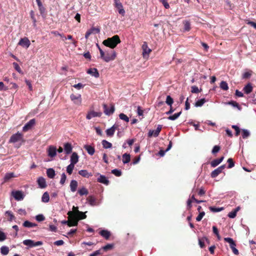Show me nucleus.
Here are the masks:
<instances>
[{"label":"nucleus","mask_w":256,"mask_h":256,"mask_svg":"<svg viewBox=\"0 0 256 256\" xmlns=\"http://www.w3.org/2000/svg\"><path fill=\"white\" fill-rule=\"evenodd\" d=\"M40 14L42 17H45L46 16V8L42 6L38 7Z\"/></svg>","instance_id":"obj_43"},{"label":"nucleus","mask_w":256,"mask_h":256,"mask_svg":"<svg viewBox=\"0 0 256 256\" xmlns=\"http://www.w3.org/2000/svg\"><path fill=\"white\" fill-rule=\"evenodd\" d=\"M232 128L233 129H234L236 131V133H235L236 136H238L240 134V128H239V127L236 125H232Z\"/></svg>","instance_id":"obj_56"},{"label":"nucleus","mask_w":256,"mask_h":256,"mask_svg":"<svg viewBox=\"0 0 256 256\" xmlns=\"http://www.w3.org/2000/svg\"><path fill=\"white\" fill-rule=\"evenodd\" d=\"M36 123L35 119L33 118L30 120L28 122H27L23 127L22 130L24 132H27L30 130L32 127Z\"/></svg>","instance_id":"obj_16"},{"label":"nucleus","mask_w":256,"mask_h":256,"mask_svg":"<svg viewBox=\"0 0 256 256\" xmlns=\"http://www.w3.org/2000/svg\"><path fill=\"white\" fill-rule=\"evenodd\" d=\"M72 146L71 144L66 142L64 144V150L66 154H70L72 152Z\"/></svg>","instance_id":"obj_22"},{"label":"nucleus","mask_w":256,"mask_h":256,"mask_svg":"<svg viewBox=\"0 0 256 256\" xmlns=\"http://www.w3.org/2000/svg\"><path fill=\"white\" fill-rule=\"evenodd\" d=\"M102 144L104 148H109L112 147V144L106 140H102Z\"/></svg>","instance_id":"obj_37"},{"label":"nucleus","mask_w":256,"mask_h":256,"mask_svg":"<svg viewBox=\"0 0 256 256\" xmlns=\"http://www.w3.org/2000/svg\"><path fill=\"white\" fill-rule=\"evenodd\" d=\"M236 211L233 210L232 212H229V214H228V216L230 218H234L236 217Z\"/></svg>","instance_id":"obj_64"},{"label":"nucleus","mask_w":256,"mask_h":256,"mask_svg":"<svg viewBox=\"0 0 256 256\" xmlns=\"http://www.w3.org/2000/svg\"><path fill=\"white\" fill-rule=\"evenodd\" d=\"M36 218L38 222H41L45 220L44 216L42 214L37 215Z\"/></svg>","instance_id":"obj_55"},{"label":"nucleus","mask_w":256,"mask_h":256,"mask_svg":"<svg viewBox=\"0 0 256 256\" xmlns=\"http://www.w3.org/2000/svg\"><path fill=\"white\" fill-rule=\"evenodd\" d=\"M220 148L218 146H214L212 150V153L213 154H215L219 152L220 150Z\"/></svg>","instance_id":"obj_59"},{"label":"nucleus","mask_w":256,"mask_h":256,"mask_svg":"<svg viewBox=\"0 0 256 256\" xmlns=\"http://www.w3.org/2000/svg\"><path fill=\"white\" fill-rule=\"evenodd\" d=\"M14 172L6 173L4 177V182L8 181L10 178H14Z\"/></svg>","instance_id":"obj_39"},{"label":"nucleus","mask_w":256,"mask_h":256,"mask_svg":"<svg viewBox=\"0 0 256 256\" xmlns=\"http://www.w3.org/2000/svg\"><path fill=\"white\" fill-rule=\"evenodd\" d=\"M66 178V174L64 173H62L61 176V178H60V184H61L63 185L65 183Z\"/></svg>","instance_id":"obj_57"},{"label":"nucleus","mask_w":256,"mask_h":256,"mask_svg":"<svg viewBox=\"0 0 256 256\" xmlns=\"http://www.w3.org/2000/svg\"><path fill=\"white\" fill-rule=\"evenodd\" d=\"M46 174L49 178H54L56 175L55 171L52 168H48L46 170Z\"/></svg>","instance_id":"obj_27"},{"label":"nucleus","mask_w":256,"mask_h":256,"mask_svg":"<svg viewBox=\"0 0 256 256\" xmlns=\"http://www.w3.org/2000/svg\"><path fill=\"white\" fill-rule=\"evenodd\" d=\"M70 98L74 104L78 106H80L82 104V97L80 94L76 95L72 94L70 96Z\"/></svg>","instance_id":"obj_5"},{"label":"nucleus","mask_w":256,"mask_h":256,"mask_svg":"<svg viewBox=\"0 0 256 256\" xmlns=\"http://www.w3.org/2000/svg\"><path fill=\"white\" fill-rule=\"evenodd\" d=\"M183 24H184V30L186 32L190 31L191 29L190 22L188 20H184Z\"/></svg>","instance_id":"obj_36"},{"label":"nucleus","mask_w":256,"mask_h":256,"mask_svg":"<svg viewBox=\"0 0 256 256\" xmlns=\"http://www.w3.org/2000/svg\"><path fill=\"white\" fill-rule=\"evenodd\" d=\"M50 200L49 194L48 192H45L44 193L42 198V200L44 202H48Z\"/></svg>","instance_id":"obj_38"},{"label":"nucleus","mask_w":256,"mask_h":256,"mask_svg":"<svg viewBox=\"0 0 256 256\" xmlns=\"http://www.w3.org/2000/svg\"><path fill=\"white\" fill-rule=\"evenodd\" d=\"M78 161V156L76 152H74L70 156V164L75 165Z\"/></svg>","instance_id":"obj_21"},{"label":"nucleus","mask_w":256,"mask_h":256,"mask_svg":"<svg viewBox=\"0 0 256 256\" xmlns=\"http://www.w3.org/2000/svg\"><path fill=\"white\" fill-rule=\"evenodd\" d=\"M23 136L22 134L18 132L16 134H12L10 140V142L14 143L22 140Z\"/></svg>","instance_id":"obj_9"},{"label":"nucleus","mask_w":256,"mask_h":256,"mask_svg":"<svg viewBox=\"0 0 256 256\" xmlns=\"http://www.w3.org/2000/svg\"><path fill=\"white\" fill-rule=\"evenodd\" d=\"M102 112H96L94 110H90L88 112V114L86 116V118L87 120H90L92 118L94 117H100L102 116Z\"/></svg>","instance_id":"obj_15"},{"label":"nucleus","mask_w":256,"mask_h":256,"mask_svg":"<svg viewBox=\"0 0 256 256\" xmlns=\"http://www.w3.org/2000/svg\"><path fill=\"white\" fill-rule=\"evenodd\" d=\"M74 167V165L70 164L66 167V172L69 174H72Z\"/></svg>","instance_id":"obj_49"},{"label":"nucleus","mask_w":256,"mask_h":256,"mask_svg":"<svg viewBox=\"0 0 256 256\" xmlns=\"http://www.w3.org/2000/svg\"><path fill=\"white\" fill-rule=\"evenodd\" d=\"M208 242V239L206 237L198 239V244L200 248H203L204 247V242Z\"/></svg>","instance_id":"obj_34"},{"label":"nucleus","mask_w":256,"mask_h":256,"mask_svg":"<svg viewBox=\"0 0 256 256\" xmlns=\"http://www.w3.org/2000/svg\"><path fill=\"white\" fill-rule=\"evenodd\" d=\"M191 92L192 93H198L200 92V91L198 90V88L196 86H192V90Z\"/></svg>","instance_id":"obj_62"},{"label":"nucleus","mask_w":256,"mask_h":256,"mask_svg":"<svg viewBox=\"0 0 256 256\" xmlns=\"http://www.w3.org/2000/svg\"><path fill=\"white\" fill-rule=\"evenodd\" d=\"M9 248L6 246H2L0 248V252L2 255H7L9 252Z\"/></svg>","instance_id":"obj_35"},{"label":"nucleus","mask_w":256,"mask_h":256,"mask_svg":"<svg viewBox=\"0 0 256 256\" xmlns=\"http://www.w3.org/2000/svg\"><path fill=\"white\" fill-rule=\"evenodd\" d=\"M37 182L39 187L41 188H45L47 186L46 180L43 177H40L37 180Z\"/></svg>","instance_id":"obj_20"},{"label":"nucleus","mask_w":256,"mask_h":256,"mask_svg":"<svg viewBox=\"0 0 256 256\" xmlns=\"http://www.w3.org/2000/svg\"><path fill=\"white\" fill-rule=\"evenodd\" d=\"M87 73L94 77L98 78L100 74L98 70L96 68H90L88 70Z\"/></svg>","instance_id":"obj_19"},{"label":"nucleus","mask_w":256,"mask_h":256,"mask_svg":"<svg viewBox=\"0 0 256 256\" xmlns=\"http://www.w3.org/2000/svg\"><path fill=\"white\" fill-rule=\"evenodd\" d=\"M30 18L32 20V22H33V26L34 27H36V20L35 18V16H34V12L33 10H31L30 12Z\"/></svg>","instance_id":"obj_45"},{"label":"nucleus","mask_w":256,"mask_h":256,"mask_svg":"<svg viewBox=\"0 0 256 256\" xmlns=\"http://www.w3.org/2000/svg\"><path fill=\"white\" fill-rule=\"evenodd\" d=\"M166 104L171 106L174 102L173 98L170 96H168L166 101Z\"/></svg>","instance_id":"obj_47"},{"label":"nucleus","mask_w":256,"mask_h":256,"mask_svg":"<svg viewBox=\"0 0 256 256\" xmlns=\"http://www.w3.org/2000/svg\"><path fill=\"white\" fill-rule=\"evenodd\" d=\"M121 40L118 35H114L112 38H108L104 40L102 44L106 46L109 47L112 49L114 48L116 46L120 43Z\"/></svg>","instance_id":"obj_2"},{"label":"nucleus","mask_w":256,"mask_h":256,"mask_svg":"<svg viewBox=\"0 0 256 256\" xmlns=\"http://www.w3.org/2000/svg\"><path fill=\"white\" fill-rule=\"evenodd\" d=\"M181 114H182V112L174 114H173L172 116H170L168 118V119L170 120H176L180 116Z\"/></svg>","instance_id":"obj_41"},{"label":"nucleus","mask_w":256,"mask_h":256,"mask_svg":"<svg viewBox=\"0 0 256 256\" xmlns=\"http://www.w3.org/2000/svg\"><path fill=\"white\" fill-rule=\"evenodd\" d=\"M228 104L231 105L234 107L237 108L238 110H240V107L239 104L235 101H230L228 103Z\"/></svg>","instance_id":"obj_51"},{"label":"nucleus","mask_w":256,"mask_h":256,"mask_svg":"<svg viewBox=\"0 0 256 256\" xmlns=\"http://www.w3.org/2000/svg\"><path fill=\"white\" fill-rule=\"evenodd\" d=\"M221 89L224 90H227L228 89V86L227 82L225 81H222L220 85Z\"/></svg>","instance_id":"obj_40"},{"label":"nucleus","mask_w":256,"mask_h":256,"mask_svg":"<svg viewBox=\"0 0 256 256\" xmlns=\"http://www.w3.org/2000/svg\"><path fill=\"white\" fill-rule=\"evenodd\" d=\"M78 193L81 196L84 195H87L88 194V190L84 187H82L79 189L78 191Z\"/></svg>","instance_id":"obj_32"},{"label":"nucleus","mask_w":256,"mask_h":256,"mask_svg":"<svg viewBox=\"0 0 256 256\" xmlns=\"http://www.w3.org/2000/svg\"><path fill=\"white\" fill-rule=\"evenodd\" d=\"M116 56V52L114 50H106L104 56L101 58L104 62H109L114 60Z\"/></svg>","instance_id":"obj_3"},{"label":"nucleus","mask_w":256,"mask_h":256,"mask_svg":"<svg viewBox=\"0 0 256 256\" xmlns=\"http://www.w3.org/2000/svg\"><path fill=\"white\" fill-rule=\"evenodd\" d=\"M97 181L98 182L103 184L106 186L108 185L110 183V181L108 180L106 177L102 174L100 175V176L97 179Z\"/></svg>","instance_id":"obj_18"},{"label":"nucleus","mask_w":256,"mask_h":256,"mask_svg":"<svg viewBox=\"0 0 256 256\" xmlns=\"http://www.w3.org/2000/svg\"><path fill=\"white\" fill-rule=\"evenodd\" d=\"M228 168H232V167L234 166V162L232 160V158H229L228 160Z\"/></svg>","instance_id":"obj_52"},{"label":"nucleus","mask_w":256,"mask_h":256,"mask_svg":"<svg viewBox=\"0 0 256 256\" xmlns=\"http://www.w3.org/2000/svg\"><path fill=\"white\" fill-rule=\"evenodd\" d=\"M244 92L246 94H249L252 90V86L250 83L247 84L244 88Z\"/></svg>","instance_id":"obj_28"},{"label":"nucleus","mask_w":256,"mask_h":256,"mask_svg":"<svg viewBox=\"0 0 256 256\" xmlns=\"http://www.w3.org/2000/svg\"><path fill=\"white\" fill-rule=\"evenodd\" d=\"M25 246H28L29 248H33L36 246H42V241L34 242L32 240H26L22 242Z\"/></svg>","instance_id":"obj_4"},{"label":"nucleus","mask_w":256,"mask_h":256,"mask_svg":"<svg viewBox=\"0 0 256 256\" xmlns=\"http://www.w3.org/2000/svg\"><path fill=\"white\" fill-rule=\"evenodd\" d=\"M6 238V235L4 232L0 230V242L4 240Z\"/></svg>","instance_id":"obj_63"},{"label":"nucleus","mask_w":256,"mask_h":256,"mask_svg":"<svg viewBox=\"0 0 256 256\" xmlns=\"http://www.w3.org/2000/svg\"><path fill=\"white\" fill-rule=\"evenodd\" d=\"M78 174L82 176V177L88 178L92 176L91 172H88V170H82L78 172Z\"/></svg>","instance_id":"obj_24"},{"label":"nucleus","mask_w":256,"mask_h":256,"mask_svg":"<svg viewBox=\"0 0 256 256\" xmlns=\"http://www.w3.org/2000/svg\"><path fill=\"white\" fill-rule=\"evenodd\" d=\"M48 156L51 158L54 157L56 154V147L54 146H50L48 149Z\"/></svg>","instance_id":"obj_17"},{"label":"nucleus","mask_w":256,"mask_h":256,"mask_svg":"<svg viewBox=\"0 0 256 256\" xmlns=\"http://www.w3.org/2000/svg\"><path fill=\"white\" fill-rule=\"evenodd\" d=\"M104 108V113L108 116H110L112 114L115 110L114 106V104H110V108L106 104H103Z\"/></svg>","instance_id":"obj_6"},{"label":"nucleus","mask_w":256,"mask_h":256,"mask_svg":"<svg viewBox=\"0 0 256 256\" xmlns=\"http://www.w3.org/2000/svg\"><path fill=\"white\" fill-rule=\"evenodd\" d=\"M162 126L161 125H158L156 129V130H150L148 133V136L149 137H151L154 136V137H157L159 134L160 132L162 130Z\"/></svg>","instance_id":"obj_12"},{"label":"nucleus","mask_w":256,"mask_h":256,"mask_svg":"<svg viewBox=\"0 0 256 256\" xmlns=\"http://www.w3.org/2000/svg\"><path fill=\"white\" fill-rule=\"evenodd\" d=\"M206 102L205 98H202L196 101L195 103V106L196 107L202 106Z\"/></svg>","instance_id":"obj_42"},{"label":"nucleus","mask_w":256,"mask_h":256,"mask_svg":"<svg viewBox=\"0 0 256 256\" xmlns=\"http://www.w3.org/2000/svg\"><path fill=\"white\" fill-rule=\"evenodd\" d=\"M6 215L7 216L8 220L10 222H12V220L15 219V216L10 211H6Z\"/></svg>","instance_id":"obj_33"},{"label":"nucleus","mask_w":256,"mask_h":256,"mask_svg":"<svg viewBox=\"0 0 256 256\" xmlns=\"http://www.w3.org/2000/svg\"><path fill=\"white\" fill-rule=\"evenodd\" d=\"M225 167H226V165L224 164V165H222V166H219L218 168H216V170H213L210 174L211 177L212 178H216L218 174H220V173H222V170H224Z\"/></svg>","instance_id":"obj_10"},{"label":"nucleus","mask_w":256,"mask_h":256,"mask_svg":"<svg viewBox=\"0 0 256 256\" xmlns=\"http://www.w3.org/2000/svg\"><path fill=\"white\" fill-rule=\"evenodd\" d=\"M224 242L230 244V248L234 247L236 246V244L232 238H224Z\"/></svg>","instance_id":"obj_29"},{"label":"nucleus","mask_w":256,"mask_h":256,"mask_svg":"<svg viewBox=\"0 0 256 256\" xmlns=\"http://www.w3.org/2000/svg\"><path fill=\"white\" fill-rule=\"evenodd\" d=\"M119 126L116 124L113 125L110 128L106 130V132L108 136H112L116 130L118 129Z\"/></svg>","instance_id":"obj_13"},{"label":"nucleus","mask_w":256,"mask_h":256,"mask_svg":"<svg viewBox=\"0 0 256 256\" xmlns=\"http://www.w3.org/2000/svg\"><path fill=\"white\" fill-rule=\"evenodd\" d=\"M250 136V132L247 130H242V137L243 138H246Z\"/></svg>","instance_id":"obj_54"},{"label":"nucleus","mask_w":256,"mask_h":256,"mask_svg":"<svg viewBox=\"0 0 256 256\" xmlns=\"http://www.w3.org/2000/svg\"><path fill=\"white\" fill-rule=\"evenodd\" d=\"M87 200L90 203V204L92 206H94L96 204V199L94 197L92 196H89L87 198Z\"/></svg>","instance_id":"obj_44"},{"label":"nucleus","mask_w":256,"mask_h":256,"mask_svg":"<svg viewBox=\"0 0 256 256\" xmlns=\"http://www.w3.org/2000/svg\"><path fill=\"white\" fill-rule=\"evenodd\" d=\"M209 208L211 212H220L224 209L223 208H216L214 206H210Z\"/></svg>","instance_id":"obj_50"},{"label":"nucleus","mask_w":256,"mask_h":256,"mask_svg":"<svg viewBox=\"0 0 256 256\" xmlns=\"http://www.w3.org/2000/svg\"><path fill=\"white\" fill-rule=\"evenodd\" d=\"M142 48L143 49V56L144 57L146 54L148 55V54L151 52L152 50L148 48L146 44H144L142 46Z\"/></svg>","instance_id":"obj_30"},{"label":"nucleus","mask_w":256,"mask_h":256,"mask_svg":"<svg viewBox=\"0 0 256 256\" xmlns=\"http://www.w3.org/2000/svg\"><path fill=\"white\" fill-rule=\"evenodd\" d=\"M220 164V162H218V160L217 159H216L211 162L210 165L212 167L215 168Z\"/></svg>","instance_id":"obj_58"},{"label":"nucleus","mask_w":256,"mask_h":256,"mask_svg":"<svg viewBox=\"0 0 256 256\" xmlns=\"http://www.w3.org/2000/svg\"><path fill=\"white\" fill-rule=\"evenodd\" d=\"M100 32V28H98L92 27L88 30L86 33L85 38L88 39L89 36L92 34H98Z\"/></svg>","instance_id":"obj_14"},{"label":"nucleus","mask_w":256,"mask_h":256,"mask_svg":"<svg viewBox=\"0 0 256 256\" xmlns=\"http://www.w3.org/2000/svg\"><path fill=\"white\" fill-rule=\"evenodd\" d=\"M100 234L106 240L109 239L110 233L109 231L107 230H102L100 232Z\"/></svg>","instance_id":"obj_26"},{"label":"nucleus","mask_w":256,"mask_h":256,"mask_svg":"<svg viewBox=\"0 0 256 256\" xmlns=\"http://www.w3.org/2000/svg\"><path fill=\"white\" fill-rule=\"evenodd\" d=\"M12 195L14 196V199L18 201L22 200L24 197L23 192L20 190L12 191Z\"/></svg>","instance_id":"obj_7"},{"label":"nucleus","mask_w":256,"mask_h":256,"mask_svg":"<svg viewBox=\"0 0 256 256\" xmlns=\"http://www.w3.org/2000/svg\"><path fill=\"white\" fill-rule=\"evenodd\" d=\"M68 221L62 222V224H78L80 220L84 219L86 217L85 212L79 211L78 208L74 206H73L72 211L68 212Z\"/></svg>","instance_id":"obj_1"},{"label":"nucleus","mask_w":256,"mask_h":256,"mask_svg":"<svg viewBox=\"0 0 256 256\" xmlns=\"http://www.w3.org/2000/svg\"><path fill=\"white\" fill-rule=\"evenodd\" d=\"M119 117H120V119H121L127 122H128L130 120L128 117L125 114H124L123 113H120L119 114Z\"/></svg>","instance_id":"obj_48"},{"label":"nucleus","mask_w":256,"mask_h":256,"mask_svg":"<svg viewBox=\"0 0 256 256\" xmlns=\"http://www.w3.org/2000/svg\"><path fill=\"white\" fill-rule=\"evenodd\" d=\"M252 70H249L248 72H245L242 74V78L243 79H248L249 78L252 74Z\"/></svg>","instance_id":"obj_46"},{"label":"nucleus","mask_w":256,"mask_h":256,"mask_svg":"<svg viewBox=\"0 0 256 256\" xmlns=\"http://www.w3.org/2000/svg\"><path fill=\"white\" fill-rule=\"evenodd\" d=\"M204 214L205 213L204 212H200L198 216L196 218V220L198 222L200 221L202 219L203 216H204Z\"/></svg>","instance_id":"obj_60"},{"label":"nucleus","mask_w":256,"mask_h":256,"mask_svg":"<svg viewBox=\"0 0 256 256\" xmlns=\"http://www.w3.org/2000/svg\"><path fill=\"white\" fill-rule=\"evenodd\" d=\"M78 183L76 180H72L70 183V188L72 192H75L76 190Z\"/></svg>","instance_id":"obj_23"},{"label":"nucleus","mask_w":256,"mask_h":256,"mask_svg":"<svg viewBox=\"0 0 256 256\" xmlns=\"http://www.w3.org/2000/svg\"><path fill=\"white\" fill-rule=\"evenodd\" d=\"M114 6L118 10V13L124 16L126 12L120 0H114Z\"/></svg>","instance_id":"obj_8"},{"label":"nucleus","mask_w":256,"mask_h":256,"mask_svg":"<svg viewBox=\"0 0 256 256\" xmlns=\"http://www.w3.org/2000/svg\"><path fill=\"white\" fill-rule=\"evenodd\" d=\"M84 148L87 151L89 154L92 156L94 154L95 152L94 147L90 145H85Z\"/></svg>","instance_id":"obj_25"},{"label":"nucleus","mask_w":256,"mask_h":256,"mask_svg":"<svg viewBox=\"0 0 256 256\" xmlns=\"http://www.w3.org/2000/svg\"><path fill=\"white\" fill-rule=\"evenodd\" d=\"M130 160V154L126 153L122 155V162L124 164H127Z\"/></svg>","instance_id":"obj_31"},{"label":"nucleus","mask_w":256,"mask_h":256,"mask_svg":"<svg viewBox=\"0 0 256 256\" xmlns=\"http://www.w3.org/2000/svg\"><path fill=\"white\" fill-rule=\"evenodd\" d=\"M30 44V42L28 38L26 37L22 38L18 43V45H20L24 48H28Z\"/></svg>","instance_id":"obj_11"},{"label":"nucleus","mask_w":256,"mask_h":256,"mask_svg":"<svg viewBox=\"0 0 256 256\" xmlns=\"http://www.w3.org/2000/svg\"><path fill=\"white\" fill-rule=\"evenodd\" d=\"M112 173L116 176H120L122 174L121 170L118 169L112 170Z\"/></svg>","instance_id":"obj_53"},{"label":"nucleus","mask_w":256,"mask_h":256,"mask_svg":"<svg viewBox=\"0 0 256 256\" xmlns=\"http://www.w3.org/2000/svg\"><path fill=\"white\" fill-rule=\"evenodd\" d=\"M159 0L160 2H162L164 6V8H166L168 9V8H170L169 4L167 2L166 0Z\"/></svg>","instance_id":"obj_61"}]
</instances>
